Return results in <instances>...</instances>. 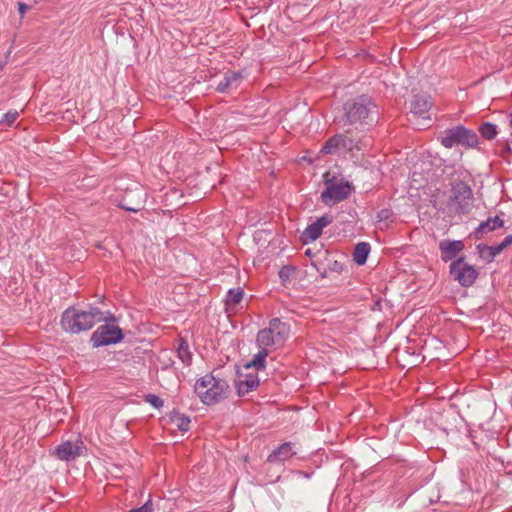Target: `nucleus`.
<instances>
[{
  "label": "nucleus",
  "instance_id": "1a4fd4ad",
  "mask_svg": "<svg viewBox=\"0 0 512 512\" xmlns=\"http://www.w3.org/2000/svg\"><path fill=\"white\" fill-rule=\"evenodd\" d=\"M452 199L458 205V211L467 213L470 210L473 193L471 187L463 182L458 181L452 186Z\"/></svg>",
  "mask_w": 512,
  "mask_h": 512
},
{
  "label": "nucleus",
  "instance_id": "ea45409f",
  "mask_svg": "<svg viewBox=\"0 0 512 512\" xmlns=\"http://www.w3.org/2000/svg\"><path fill=\"white\" fill-rule=\"evenodd\" d=\"M305 255H307L308 257H310V258H311V257H312V255H313V254H312L311 249H307V250L305 251Z\"/></svg>",
  "mask_w": 512,
  "mask_h": 512
},
{
  "label": "nucleus",
  "instance_id": "0eeeda50",
  "mask_svg": "<svg viewBox=\"0 0 512 512\" xmlns=\"http://www.w3.org/2000/svg\"><path fill=\"white\" fill-rule=\"evenodd\" d=\"M449 274L460 286L471 287L479 276L478 270L465 261V256H460L451 262Z\"/></svg>",
  "mask_w": 512,
  "mask_h": 512
},
{
  "label": "nucleus",
  "instance_id": "f8f14e48",
  "mask_svg": "<svg viewBox=\"0 0 512 512\" xmlns=\"http://www.w3.org/2000/svg\"><path fill=\"white\" fill-rule=\"evenodd\" d=\"M464 247V243L461 240H441L439 243L441 260L444 262H448L455 259L458 256V254L464 249Z\"/></svg>",
  "mask_w": 512,
  "mask_h": 512
},
{
  "label": "nucleus",
  "instance_id": "412c9836",
  "mask_svg": "<svg viewBox=\"0 0 512 512\" xmlns=\"http://www.w3.org/2000/svg\"><path fill=\"white\" fill-rule=\"evenodd\" d=\"M243 295L244 290L241 287L229 289L224 299L226 309L239 304L243 299Z\"/></svg>",
  "mask_w": 512,
  "mask_h": 512
},
{
  "label": "nucleus",
  "instance_id": "9d476101",
  "mask_svg": "<svg viewBox=\"0 0 512 512\" xmlns=\"http://www.w3.org/2000/svg\"><path fill=\"white\" fill-rule=\"evenodd\" d=\"M334 218L332 215L324 214L318 217L313 223L309 224L301 234V240L307 244L318 239L325 227L333 222Z\"/></svg>",
  "mask_w": 512,
  "mask_h": 512
},
{
  "label": "nucleus",
  "instance_id": "b1692460",
  "mask_svg": "<svg viewBox=\"0 0 512 512\" xmlns=\"http://www.w3.org/2000/svg\"><path fill=\"white\" fill-rule=\"evenodd\" d=\"M178 357L185 365H190L192 362V353L189 350L188 343L181 339L177 348Z\"/></svg>",
  "mask_w": 512,
  "mask_h": 512
},
{
  "label": "nucleus",
  "instance_id": "f704fd0d",
  "mask_svg": "<svg viewBox=\"0 0 512 512\" xmlns=\"http://www.w3.org/2000/svg\"><path fill=\"white\" fill-rule=\"evenodd\" d=\"M119 207L130 212H138L140 210V207L127 206L124 201L119 204Z\"/></svg>",
  "mask_w": 512,
  "mask_h": 512
},
{
  "label": "nucleus",
  "instance_id": "58836bf2",
  "mask_svg": "<svg viewBox=\"0 0 512 512\" xmlns=\"http://www.w3.org/2000/svg\"><path fill=\"white\" fill-rule=\"evenodd\" d=\"M276 448H281V449L291 448V443L290 442L282 443V444H279Z\"/></svg>",
  "mask_w": 512,
  "mask_h": 512
},
{
  "label": "nucleus",
  "instance_id": "f3484780",
  "mask_svg": "<svg viewBox=\"0 0 512 512\" xmlns=\"http://www.w3.org/2000/svg\"><path fill=\"white\" fill-rule=\"evenodd\" d=\"M371 251V246L367 242H360L355 245L354 251H353V261L359 265L362 266L367 262L368 256Z\"/></svg>",
  "mask_w": 512,
  "mask_h": 512
},
{
  "label": "nucleus",
  "instance_id": "423d86ee",
  "mask_svg": "<svg viewBox=\"0 0 512 512\" xmlns=\"http://www.w3.org/2000/svg\"><path fill=\"white\" fill-rule=\"evenodd\" d=\"M325 186V189L321 192L320 198L327 206H333L347 199L354 190L350 182L343 180L334 182L333 179H326Z\"/></svg>",
  "mask_w": 512,
  "mask_h": 512
},
{
  "label": "nucleus",
  "instance_id": "f257e3e1",
  "mask_svg": "<svg viewBox=\"0 0 512 512\" xmlns=\"http://www.w3.org/2000/svg\"><path fill=\"white\" fill-rule=\"evenodd\" d=\"M378 121V108L371 96L362 94L345 101L339 124L352 131H364Z\"/></svg>",
  "mask_w": 512,
  "mask_h": 512
},
{
  "label": "nucleus",
  "instance_id": "393cba45",
  "mask_svg": "<svg viewBox=\"0 0 512 512\" xmlns=\"http://www.w3.org/2000/svg\"><path fill=\"white\" fill-rule=\"evenodd\" d=\"M170 419L176 424L180 431L186 432L189 430L190 418L178 412H174Z\"/></svg>",
  "mask_w": 512,
  "mask_h": 512
},
{
  "label": "nucleus",
  "instance_id": "dca6fc26",
  "mask_svg": "<svg viewBox=\"0 0 512 512\" xmlns=\"http://www.w3.org/2000/svg\"><path fill=\"white\" fill-rule=\"evenodd\" d=\"M504 225V221L499 216L489 217L481 222L475 230V238L481 239L484 234L494 231Z\"/></svg>",
  "mask_w": 512,
  "mask_h": 512
},
{
  "label": "nucleus",
  "instance_id": "4468645a",
  "mask_svg": "<svg viewBox=\"0 0 512 512\" xmlns=\"http://www.w3.org/2000/svg\"><path fill=\"white\" fill-rule=\"evenodd\" d=\"M238 396L242 397L251 391H254L259 386V378L257 374H246L244 379H239L235 382Z\"/></svg>",
  "mask_w": 512,
  "mask_h": 512
},
{
  "label": "nucleus",
  "instance_id": "6ab92c4d",
  "mask_svg": "<svg viewBox=\"0 0 512 512\" xmlns=\"http://www.w3.org/2000/svg\"><path fill=\"white\" fill-rule=\"evenodd\" d=\"M256 341L262 350L268 349L277 342L275 336L271 332V329H268V327L258 332Z\"/></svg>",
  "mask_w": 512,
  "mask_h": 512
},
{
  "label": "nucleus",
  "instance_id": "7ed1b4c3",
  "mask_svg": "<svg viewBox=\"0 0 512 512\" xmlns=\"http://www.w3.org/2000/svg\"><path fill=\"white\" fill-rule=\"evenodd\" d=\"M194 391L203 404L210 406L227 398L230 386L226 380L206 374L196 381Z\"/></svg>",
  "mask_w": 512,
  "mask_h": 512
},
{
  "label": "nucleus",
  "instance_id": "cd10ccee",
  "mask_svg": "<svg viewBox=\"0 0 512 512\" xmlns=\"http://www.w3.org/2000/svg\"><path fill=\"white\" fill-rule=\"evenodd\" d=\"M18 116L19 114L16 110H10L1 116L0 124H6L7 126H11L16 121Z\"/></svg>",
  "mask_w": 512,
  "mask_h": 512
},
{
  "label": "nucleus",
  "instance_id": "6e6552de",
  "mask_svg": "<svg viewBox=\"0 0 512 512\" xmlns=\"http://www.w3.org/2000/svg\"><path fill=\"white\" fill-rule=\"evenodd\" d=\"M352 129H346L344 134H336L330 137L322 146L320 152L324 154H334L342 147L346 149H353L357 147L359 137H352Z\"/></svg>",
  "mask_w": 512,
  "mask_h": 512
},
{
  "label": "nucleus",
  "instance_id": "9b49d317",
  "mask_svg": "<svg viewBox=\"0 0 512 512\" xmlns=\"http://www.w3.org/2000/svg\"><path fill=\"white\" fill-rule=\"evenodd\" d=\"M244 79L243 71L228 70L223 78L217 83L215 90L218 93H228L232 89H237Z\"/></svg>",
  "mask_w": 512,
  "mask_h": 512
},
{
  "label": "nucleus",
  "instance_id": "c756f323",
  "mask_svg": "<svg viewBox=\"0 0 512 512\" xmlns=\"http://www.w3.org/2000/svg\"><path fill=\"white\" fill-rule=\"evenodd\" d=\"M144 400L145 402L149 403L150 405H152L154 408H161L164 404V401L157 395L155 394H147L144 396Z\"/></svg>",
  "mask_w": 512,
  "mask_h": 512
},
{
  "label": "nucleus",
  "instance_id": "39448f33",
  "mask_svg": "<svg viewBox=\"0 0 512 512\" xmlns=\"http://www.w3.org/2000/svg\"><path fill=\"white\" fill-rule=\"evenodd\" d=\"M104 324L97 327L91 334L90 344L92 348L114 345L124 340L125 334L118 325L117 321L102 320Z\"/></svg>",
  "mask_w": 512,
  "mask_h": 512
},
{
  "label": "nucleus",
  "instance_id": "aec40b11",
  "mask_svg": "<svg viewBox=\"0 0 512 512\" xmlns=\"http://www.w3.org/2000/svg\"><path fill=\"white\" fill-rule=\"evenodd\" d=\"M269 355V350H260L253 359L244 365L245 369L255 368L257 371L264 370L266 367V358Z\"/></svg>",
  "mask_w": 512,
  "mask_h": 512
},
{
  "label": "nucleus",
  "instance_id": "5701e85b",
  "mask_svg": "<svg viewBox=\"0 0 512 512\" xmlns=\"http://www.w3.org/2000/svg\"><path fill=\"white\" fill-rule=\"evenodd\" d=\"M478 131L481 137L488 141L494 140L498 135L497 125L491 122H483L479 126Z\"/></svg>",
  "mask_w": 512,
  "mask_h": 512
},
{
  "label": "nucleus",
  "instance_id": "f03ea898",
  "mask_svg": "<svg viewBox=\"0 0 512 512\" xmlns=\"http://www.w3.org/2000/svg\"><path fill=\"white\" fill-rule=\"evenodd\" d=\"M102 320L117 321V317L111 311H102L93 305H88L87 309L69 306L62 312L60 323L65 332L79 334L91 330Z\"/></svg>",
  "mask_w": 512,
  "mask_h": 512
},
{
  "label": "nucleus",
  "instance_id": "72a5a7b5",
  "mask_svg": "<svg viewBox=\"0 0 512 512\" xmlns=\"http://www.w3.org/2000/svg\"><path fill=\"white\" fill-rule=\"evenodd\" d=\"M30 9V7L25 3H18V12L21 15V17L24 16V14Z\"/></svg>",
  "mask_w": 512,
  "mask_h": 512
},
{
  "label": "nucleus",
  "instance_id": "c85d7f7f",
  "mask_svg": "<svg viewBox=\"0 0 512 512\" xmlns=\"http://www.w3.org/2000/svg\"><path fill=\"white\" fill-rule=\"evenodd\" d=\"M295 272V268L291 265L283 266L279 271V278L283 283L290 281L292 274Z\"/></svg>",
  "mask_w": 512,
  "mask_h": 512
},
{
  "label": "nucleus",
  "instance_id": "ddd939ff",
  "mask_svg": "<svg viewBox=\"0 0 512 512\" xmlns=\"http://www.w3.org/2000/svg\"><path fill=\"white\" fill-rule=\"evenodd\" d=\"M432 107L431 97L427 94H416L410 101V112L424 119L429 118L427 114Z\"/></svg>",
  "mask_w": 512,
  "mask_h": 512
},
{
  "label": "nucleus",
  "instance_id": "a211bd4d",
  "mask_svg": "<svg viewBox=\"0 0 512 512\" xmlns=\"http://www.w3.org/2000/svg\"><path fill=\"white\" fill-rule=\"evenodd\" d=\"M477 250L482 259L487 263L492 262L497 255H499L503 249L499 244L488 246L486 244H478Z\"/></svg>",
  "mask_w": 512,
  "mask_h": 512
},
{
  "label": "nucleus",
  "instance_id": "2eb2a0df",
  "mask_svg": "<svg viewBox=\"0 0 512 512\" xmlns=\"http://www.w3.org/2000/svg\"><path fill=\"white\" fill-rule=\"evenodd\" d=\"M268 329H271L277 342H284L290 334L289 324L282 322L279 318H273L269 322Z\"/></svg>",
  "mask_w": 512,
  "mask_h": 512
},
{
  "label": "nucleus",
  "instance_id": "7c9ffc66",
  "mask_svg": "<svg viewBox=\"0 0 512 512\" xmlns=\"http://www.w3.org/2000/svg\"><path fill=\"white\" fill-rule=\"evenodd\" d=\"M344 269V265L339 262V261H333L332 263L329 264L328 266V270L331 271V272H335V273H342Z\"/></svg>",
  "mask_w": 512,
  "mask_h": 512
},
{
  "label": "nucleus",
  "instance_id": "bb28decb",
  "mask_svg": "<svg viewBox=\"0 0 512 512\" xmlns=\"http://www.w3.org/2000/svg\"><path fill=\"white\" fill-rule=\"evenodd\" d=\"M393 217H394V213L389 208H383L380 211H378L376 214V219L380 223L387 222V221L393 222Z\"/></svg>",
  "mask_w": 512,
  "mask_h": 512
},
{
  "label": "nucleus",
  "instance_id": "a878e982",
  "mask_svg": "<svg viewBox=\"0 0 512 512\" xmlns=\"http://www.w3.org/2000/svg\"><path fill=\"white\" fill-rule=\"evenodd\" d=\"M292 455L291 450H273V452L268 456L267 461L271 463L283 461Z\"/></svg>",
  "mask_w": 512,
  "mask_h": 512
},
{
  "label": "nucleus",
  "instance_id": "20e7f679",
  "mask_svg": "<svg viewBox=\"0 0 512 512\" xmlns=\"http://www.w3.org/2000/svg\"><path fill=\"white\" fill-rule=\"evenodd\" d=\"M437 139L445 148L448 149L455 146L471 149L476 148L479 144V137L477 133L463 125H456L445 129L440 133Z\"/></svg>",
  "mask_w": 512,
  "mask_h": 512
},
{
  "label": "nucleus",
  "instance_id": "473e14b6",
  "mask_svg": "<svg viewBox=\"0 0 512 512\" xmlns=\"http://www.w3.org/2000/svg\"><path fill=\"white\" fill-rule=\"evenodd\" d=\"M484 436L486 437L487 435L483 431L480 432V436H478V435H473L472 436V442L476 446V448H480V446L482 445V442L478 441V440H482V438Z\"/></svg>",
  "mask_w": 512,
  "mask_h": 512
},
{
  "label": "nucleus",
  "instance_id": "a19ab883",
  "mask_svg": "<svg viewBox=\"0 0 512 512\" xmlns=\"http://www.w3.org/2000/svg\"><path fill=\"white\" fill-rule=\"evenodd\" d=\"M491 442H495V439H491ZM489 445L493 446V443H490Z\"/></svg>",
  "mask_w": 512,
  "mask_h": 512
},
{
  "label": "nucleus",
  "instance_id": "c9c22d12",
  "mask_svg": "<svg viewBox=\"0 0 512 512\" xmlns=\"http://www.w3.org/2000/svg\"><path fill=\"white\" fill-rule=\"evenodd\" d=\"M512 244V235H507L504 240L499 243V245L501 246V248L504 250L505 248H507L509 245Z\"/></svg>",
  "mask_w": 512,
  "mask_h": 512
},
{
  "label": "nucleus",
  "instance_id": "4c0bfd02",
  "mask_svg": "<svg viewBox=\"0 0 512 512\" xmlns=\"http://www.w3.org/2000/svg\"><path fill=\"white\" fill-rule=\"evenodd\" d=\"M56 448H80L78 445H74L70 441H66L60 445H58Z\"/></svg>",
  "mask_w": 512,
  "mask_h": 512
},
{
  "label": "nucleus",
  "instance_id": "4be33fe9",
  "mask_svg": "<svg viewBox=\"0 0 512 512\" xmlns=\"http://www.w3.org/2000/svg\"><path fill=\"white\" fill-rule=\"evenodd\" d=\"M81 450H49V457L61 461H71L80 456Z\"/></svg>",
  "mask_w": 512,
  "mask_h": 512
},
{
  "label": "nucleus",
  "instance_id": "e433bc0d",
  "mask_svg": "<svg viewBox=\"0 0 512 512\" xmlns=\"http://www.w3.org/2000/svg\"><path fill=\"white\" fill-rule=\"evenodd\" d=\"M311 265L313 267L316 268V270L320 273V276L321 278H326L327 277V272L328 270L327 269H323L322 271L320 270V268L317 266V264L315 262H311Z\"/></svg>",
  "mask_w": 512,
  "mask_h": 512
},
{
  "label": "nucleus",
  "instance_id": "2f4dec72",
  "mask_svg": "<svg viewBox=\"0 0 512 512\" xmlns=\"http://www.w3.org/2000/svg\"><path fill=\"white\" fill-rule=\"evenodd\" d=\"M131 512H152V501L148 500L143 506L132 509Z\"/></svg>",
  "mask_w": 512,
  "mask_h": 512
}]
</instances>
